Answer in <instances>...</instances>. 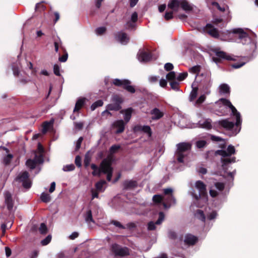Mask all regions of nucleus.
Returning a JSON list of instances; mask_svg holds the SVG:
<instances>
[{
    "mask_svg": "<svg viewBox=\"0 0 258 258\" xmlns=\"http://www.w3.org/2000/svg\"><path fill=\"white\" fill-rule=\"evenodd\" d=\"M191 146V144L188 142H181L176 145L177 150L175 152V156L179 163L184 162L183 159L190 151Z\"/></svg>",
    "mask_w": 258,
    "mask_h": 258,
    "instance_id": "f257e3e1",
    "label": "nucleus"
},
{
    "mask_svg": "<svg viewBox=\"0 0 258 258\" xmlns=\"http://www.w3.org/2000/svg\"><path fill=\"white\" fill-rule=\"evenodd\" d=\"M163 193L165 197H163L164 201L162 205L165 209H168L171 205L176 204V199L173 195V189L171 188L163 189Z\"/></svg>",
    "mask_w": 258,
    "mask_h": 258,
    "instance_id": "f03ea898",
    "label": "nucleus"
},
{
    "mask_svg": "<svg viewBox=\"0 0 258 258\" xmlns=\"http://www.w3.org/2000/svg\"><path fill=\"white\" fill-rule=\"evenodd\" d=\"M110 250L115 256L123 257L130 254V249L126 246L114 243L111 246Z\"/></svg>",
    "mask_w": 258,
    "mask_h": 258,
    "instance_id": "7ed1b4c3",
    "label": "nucleus"
},
{
    "mask_svg": "<svg viewBox=\"0 0 258 258\" xmlns=\"http://www.w3.org/2000/svg\"><path fill=\"white\" fill-rule=\"evenodd\" d=\"M112 84L115 86L123 88L130 93H134L136 92L134 87L131 85V82L128 80L115 79L112 80Z\"/></svg>",
    "mask_w": 258,
    "mask_h": 258,
    "instance_id": "20e7f679",
    "label": "nucleus"
},
{
    "mask_svg": "<svg viewBox=\"0 0 258 258\" xmlns=\"http://www.w3.org/2000/svg\"><path fill=\"white\" fill-rule=\"evenodd\" d=\"M195 187L199 191V194H192L194 198L196 200H199L201 198L207 197L206 185L203 181L201 180L197 181L195 183Z\"/></svg>",
    "mask_w": 258,
    "mask_h": 258,
    "instance_id": "39448f33",
    "label": "nucleus"
},
{
    "mask_svg": "<svg viewBox=\"0 0 258 258\" xmlns=\"http://www.w3.org/2000/svg\"><path fill=\"white\" fill-rule=\"evenodd\" d=\"M229 108L231 110L232 114L233 116H235L236 118L235 125L236 128H238V130L237 131H235V134H237L240 132L241 129V125L242 122L241 115L240 113L237 110L236 108L232 104H231Z\"/></svg>",
    "mask_w": 258,
    "mask_h": 258,
    "instance_id": "423d86ee",
    "label": "nucleus"
},
{
    "mask_svg": "<svg viewBox=\"0 0 258 258\" xmlns=\"http://www.w3.org/2000/svg\"><path fill=\"white\" fill-rule=\"evenodd\" d=\"M114 36L116 41L123 45L127 44L130 41L129 36L125 32H116L114 34Z\"/></svg>",
    "mask_w": 258,
    "mask_h": 258,
    "instance_id": "0eeeda50",
    "label": "nucleus"
},
{
    "mask_svg": "<svg viewBox=\"0 0 258 258\" xmlns=\"http://www.w3.org/2000/svg\"><path fill=\"white\" fill-rule=\"evenodd\" d=\"M5 203L10 213L13 210L14 201L13 199L12 195L9 191L5 192Z\"/></svg>",
    "mask_w": 258,
    "mask_h": 258,
    "instance_id": "6e6552de",
    "label": "nucleus"
},
{
    "mask_svg": "<svg viewBox=\"0 0 258 258\" xmlns=\"http://www.w3.org/2000/svg\"><path fill=\"white\" fill-rule=\"evenodd\" d=\"M215 124L219 125L227 131L232 130L234 128V126H236L235 123L233 122L229 121L228 119L219 120L215 122Z\"/></svg>",
    "mask_w": 258,
    "mask_h": 258,
    "instance_id": "1a4fd4ad",
    "label": "nucleus"
},
{
    "mask_svg": "<svg viewBox=\"0 0 258 258\" xmlns=\"http://www.w3.org/2000/svg\"><path fill=\"white\" fill-rule=\"evenodd\" d=\"M204 31L213 38H218L219 37V32L218 30L215 28L211 24H207L206 26L204 27Z\"/></svg>",
    "mask_w": 258,
    "mask_h": 258,
    "instance_id": "9d476101",
    "label": "nucleus"
},
{
    "mask_svg": "<svg viewBox=\"0 0 258 258\" xmlns=\"http://www.w3.org/2000/svg\"><path fill=\"white\" fill-rule=\"evenodd\" d=\"M164 213L162 212H159L158 220L155 222L153 221L149 222L147 224V229L149 231L155 230L156 228V225H160L164 220Z\"/></svg>",
    "mask_w": 258,
    "mask_h": 258,
    "instance_id": "9b49d317",
    "label": "nucleus"
},
{
    "mask_svg": "<svg viewBox=\"0 0 258 258\" xmlns=\"http://www.w3.org/2000/svg\"><path fill=\"white\" fill-rule=\"evenodd\" d=\"M138 56L139 60L144 62L150 61L152 58V53L149 50H140Z\"/></svg>",
    "mask_w": 258,
    "mask_h": 258,
    "instance_id": "f8f14e48",
    "label": "nucleus"
},
{
    "mask_svg": "<svg viewBox=\"0 0 258 258\" xmlns=\"http://www.w3.org/2000/svg\"><path fill=\"white\" fill-rule=\"evenodd\" d=\"M216 55L217 57H214V60L216 62H220L221 59L227 60H234V59L227 53L222 51H216L215 52Z\"/></svg>",
    "mask_w": 258,
    "mask_h": 258,
    "instance_id": "ddd939ff",
    "label": "nucleus"
},
{
    "mask_svg": "<svg viewBox=\"0 0 258 258\" xmlns=\"http://www.w3.org/2000/svg\"><path fill=\"white\" fill-rule=\"evenodd\" d=\"M111 171H113V168L111 167V161L106 159H104L100 165V171L106 173Z\"/></svg>",
    "mask_w": 258,
    "mask_h": 258,
    "instance_id": "4468645a",
    "label": "nucleus"
},
{
    "mask_svg": "<svg viewBox=\"0 0 258 258\" xmlns=\"http://www.w3.org/2000/svg\"><path fill=\"white\" fill-rule=\"evenodd\" d=\"M123 189L125 190H132L138 186V182L134 180H125L122 183Z\"/></svg>",
    "mask_w": 258,
    "mask_h": 258,
    "instance_id": "2eb2a0df",
    "label": "nucleus"
},
{
    "mask_svg": "<svg viewBox=\"0 0 258 258\" xmlns=\"http://www.w3.org/2000/svg\"><path fill=\"white\" fill-rule=\"evenodd\" d=\"M198 237L191 234L188 233L185 235L184 242L186 245H194L198 242Z\"/></svg>",
    "mask_w": 258,
    "mask_h": 258,
    "instance_id": "dca6fc26",
    "label": "nucleus"
},
{
    "mask_svg": "<svg viewBox=\"0 0 258 258\" xmlns=\"http://www.w3.org/2000/svg\"><path fill=\"white\" fill-rule=\"evenodd\" d=\"M125 122L123 120H117L115 121L112 124L114 128H117L116 134H120L124 131Z\"/></svg>",
    "mask_w": 258,
    "mask_h": 258,
    "instance_id": "f3484780",
    "label": "nucleus"
},
{
    "mask_svg": "<svg viewBox=\"0 0 258 258\" xmlns=\"http://www.w3.org/2000/svg\"><path fill=\"white\" fill-rule=\"evenodd\" d=\"M133 111V109L131 107L128 108L126 109H122L120 111V113L124 114V122L127 123L132 117V114Z\"/></svg>",
    "mask_w": 258,
    "mask_h": 258,
    "instance_id": "a211bd4d",
    "label": "nucleus"
},
{
    "mask_svg": "<svg viewBox=\"0 0 258 258\" xmlns=\"http://www.w3.org/2000/svg\"><path fill=\"white\" fill-rule=\"evenodd\" d=\"M152 119L153 120H158L164 115V113L161 111L158 108H155L151 111Z\"/></svg>",
    "mask_w": 258,
    "mask_h": 258,
    "instance_id": "6ab92c4d",
    "label": "nucleus"
},
{
    "mask_svg": "<svg viewBox=\"0 0 258 258\" xmlns=\"http://www.w3.org/2000/svg\"><path fill=\"white\" fill-rule=\"evenodd\" d=\"M181 1L178 0H170L168 4V8L173 10V11L177 12L180 5Z\"/></svg>",
    "mask_w": 258,
    "mask_h": 258,
    "instance_id": "aec40b11",
    "label": "nucleus"
},
{
    "mask_svg": "<svg viewBox=\"0 0 258 258\" xmlns=\"http://www.w3.org/2000/svg\"><path fill=\"white\" fill-rule=\"evenodd\" d=\"M86 101L85 98H80L76 101L73 112H76L79 111L85 105Z\"/></svg>",
    "mask_w": 258,
    "mask_h": 258,
    "instance_id": "412c9836",
    "label": "nucleus"
},
{
    "mask_svg": "<svg viewBox=\"0 0 258 258\" xmlns=\"http://www.w3.org/2000/svg\"><path fill=\"white\" fill-rule=\"evenodd\" d=\"M221 161L222 162V169L226 171L228 169L227 165L230 163L235 162V157H233L232 158H221Z\"/></svg>",
    "mask_w": 258,
    "mask_h": 258,
    "instance_id": "4be33fe9",
    "label": "nucleus"
},
{
    "mask_svg": "<svg viewBox=\"0 0 258 258\" xmlns=\"http://www.w3.org/2000/svg\"><path fill=\"white\" fill-rule=\"evenodd\" d=\"M233 33L238 35V38L240 39H245L248 37V34L242 29H235L233 30Z\"/></svg>",
    "mask_w": 258,
    "mask_h": 258,
    "instance_id": "5701e85b",
    "label": "nucleus"
},
{
    "mask_svg": "<svg viewBox=\"0 0 258 258\" xmlns=\"http://www.w3.org/2000/svg\"><path fill=\"white\" fill-rule=\"evenodd\" d=\"M29 177V173L27 171H25L20 174L19 176L17 177L16 180L22 182L23 181H24L28 179Z\"/></svg>",
    "mask_w": 258,
    "mask_h": 258,
    "instance_id": "b1692460",
    "label": "nucleus"
},
{
    "mask_svg": "<svg viewBox=\"0 0 258 258\" xmlns=\"http://www.w3.org/2000/svg\"><path fill=\"white\" fill-rule=\"evenodd\" d=\"M180 6L185 11H191L193 9L186 0H181Z\"/></svg>",
    "mask_w": 258,
    "mask_h": 258,
    "instance_id": "393cba45",
    "label": "nucleus"
},
{
    "mask_svg": "<svg viewBox=\"0 0 258 258\" xmlns=\"http://www.w3.org/2000/svg\"><path fill=\"white\" fill-rule=\"evenodd\" d=\"M121 106L116 103H111L107 105L106 108L111 111H118L121 109Z\"/></svg>",
    "mask_w": 258,
    "mask_h": 258,
    "instance_id": "a878e982",
    "label": "nucleus"
},
{
    "mask_svg": "<svg viewBox=\"0 0 258 258\" xmlns=\"http://www.w3.org/2000/svg\"><path fill=\"white\" fill-rule=\"evenodd\" d=\"M195 215L198 219L201 220L202 222H205L206 216L202 210L200 209L197 210L196 211Z\"/></svg>",
    "mask_w": 258,
    "mask_h": 258,
    "instance_id": "bb28decb",
    "label": "nucleus"
},
{
    "mask_svg": "<svg viewBox=\"0 0 258 258\" xmlns=\"http://www.w3.org/2000/svg\"><path fill=\"white\" fill-rule=\"evenodd\" d=\"M111 100L114 103L119 104V105H121L123 102V99L118 95H113L112 97Z\"/></svg>",
    "mask_w": 258,
    "mask_h": 258,
    "instance_id": "cd10ccee",
    "label": "nucleus"
},
{
    "mask_svg": "<svg viewBox=\"0 0 258 258\" xmlns=\"http://www.w3.org/2000/svg\"><path fill=\"white\" fill-rule=\"evenodd\" d=\"M26 165L32 170L35 169L36 167L37 163L35 160L29 159L26 162Z\"/></svg>",
    "mask_w": 258,
    "mask_h": 258,
    "instance_id": "c85d7f7f",
    "label": "nucleus"
},
{
    "mask_svg": "<svg viewBox=\"0 0 258 258\" xmlns=\"http://www.w3.org/2000/svg\"><path fill=\"white\" fill-rule=\"evenodd\" d=\"M220 92L224 94H229L230 93V87L226 84H222L220 87Z\"/></svg>",
    "mask_w": 258,
    "mask_h": 258,
    "instance_id": "c756f323",
    "label": "nucleus"
},
{
    "mask_svg": "<svg viewBox=\"0 0 258 258\" xmlns=\"http://www.w3.org/2000/svg\"><path fill=\"white\" fill-rule=\"evenodd\" d=\"M13 158V155L11 154H8L7 156H5L3 158V163L5 165H9Z\"/></svg>",
    "mask_w": 258,
    "mask_h": 258,
    "instance_id": "7c9ffc66",
    "label": "nucleus"
},
{
    "mask_svg": "<svg viewBox=\"0 0 258 258\" xmlns=\"http://www.w3.org/2000/svg\"><path fill=\"white\" fill-rule=\"evenodd\" d=\"M40 199L43 202L47 203L51 201V197L49 194L43 192L41 195Z\"/></svg>",
    "mask_w": 258,
    "mask_h": 258,
    "instance_id": "2f4dec72",
    "label": "nucleus"
},
{
    "mask_svg": "<svg viewBox=\"0 0 258 258\" xmlns=\"http://www.w3.org/2000/svg\"><path fill=\"white\" fill-rule=\"evenodd\" d=\"M163 201H164L163 197L160 195H155L153 197V201L155 204H161Z\"/></svg>",
    "mask_w": 258,
    "mask_h": 258,
    "instance_id": "473e14b6",
    "label": "nucleus"
},
{
    "mask_svg": "<svg viewBox=\"0 0 258 258\" xmlns=\"http://www.w3.org/2000/svg\"><path fill=\"white\" fill-rule=\"evenodd\" d=\"M166 79L169 82L176 80L175 73L173 71L170 72L166 75Z\"/></svg>",
    "mask_w": 258,
    "mask_h": 258,
    "instance_id": "72a5a7b5",
    "label": "nucleus"
},
{
    "mask_svg": "<svg viewBox=\"0 0 258 258\" xmlns=\"http://www.w3.org/2000/svg\"><path fill=\"white\" fill-rule=\"evenodd\" d=\"M106 183L104 180H101L95 183L96 190L99 191H102V188L104 184Z\"/></svg>",
    "mask_w": 258,
    "mask_h": 258,
    "instance_id": "f704fd0d",
    "label": "nucleus"
},
{
    "mask_svg": "<svg viewBox=\"0 0 258 258\" xmlns=\"http://www.w3.org/2000/svg\"><path fill=\"white\" fill-rule=\"evenodd\" d=\"M171 88L176 91L179 90V83L177 80L169 82Z\"/></svg>",
    "mask_w": 258,
    "mask_h": 258,
    "instance_id": "c9c22d12",
    "label": "nucleus"
},
{
    "mask_svg": "<svg viewBox=\"0 0 258 258\" xmlns=\"http://www.w3.org/2000/svg\"><path fill=\"white\" fill-rule=\"evenodd\" d=\"M103 105V101L102 100H98L94 102L91 106V110H94L96 108L101 107Z\"/></svg>",
    "mask_w": 258,
    "mask_h": 258,
    "instance_id": "e433bc0d",
    "label": "nucleus"
},
{
    "mask_svg": "<svg viewBox=\"0 0 258 258\" xmlns=\"http://www.w3.org/2000/svg\"><path fill=\"white\" fill-rule=\"evenodd\" d=\"M198 87H194L192 88V91L190 92V100L193 101L194 100L198 95Z\"/></svg>",
    "mask_w": 258,
    "mask_h": 258,
    "instance_id": "4c0bfd02",
    "label": "nucleus"
},
{
    "mask_svg": "<svg viewBox=\"0 0 258 258\" xmlns=\"http://www.w3.org/2000/svg\"><path fill=\"white\" fill-rule=\"evenodd\" d=\"M211 122L212 120L211 119H207L203 122L202 126L204 128L207 130H211L212 127Z\"/></svg>",
    "mask_w": 258,
    "mask_h": 258,
    "instance_id": "58836bf2",
    "label": "nucleus"
},
{
    "mask_svg": "<svg viewBox=\"0 0 258 258\" xmlns=\"http://www.w3.org/2000/svg\"><path fill=\"white\" fill-rule=\"evenodd\" d=\"M85 220L87 222H88V223H89L90 222H94V220L93 219V217H92V211L91 210H89L87 212L86 215L85 216Z\"/></svg>",
    "mask_w": 258,
    "mask_h": 258,
    "instance_id": "ea45409f",
    "label": "nucleus"
},
{
    "mask_svg": "<svg viewBox=\"0 0 258 258\" xmlns=\"http://www.w3.org/2000/svg\"><path fill=\"white\" fill-rule=\"evenodd\" d=\"M138 127L143 132L148 134L150 136H151L152 132L150 127L148 125H144L143 126H138Z\"/></svg>",
    "mask_w": 258,
    "mask_h": 258,
    "instance_id": "a19ab883",
    "label": "nucleus"
},
{
    "mask_svg": "<svg viewBox=\"0 0 258 258\" xmlns=\"http://www.w3.org/2000/svg\"><path fill=\"white\" fill-rule=\"evenodd\" d=\"M46 7L42 4V3H38L36 5L35 10L37 12H41L42 11H44Z\"/></svg>",
    "mask_w": 258,
    "mask_h": 258,
    "instance_id": "79ce46f5",
    "label": "nucleus"
},
{
    "mask_svg": "<svg viewBox=\"0 0 258 258\" xmlns=\"http://www.w3.org/2000/svg\"><path fill=\"white\" fill-rule=\"evenodd\" d=\"M39 231L41 234H45L47 232V228L46 225L42 223L40 224Z\"/></svg>",
    "mask_w": 258,
    "mask_h": 258,
    "instance_id": "37998d69",
    "label": "nucleus"
},
{
    "mask_svg": "<svg viewBox=\"0 0 258 258\" xmlns=\"http://www.w3.org/2000/svg\"><path fill=\"white\" fill-rule=\"evenodd\" d=\"M226 151L228 156L229 157L235 153V149L234 146L230 145L228 146Z\"/></svg>",
    "mask_w": 258,
    "mask_h": 258,
    "instance_id": "c03bdc74",
    "label": "nucleus"
},
{
    "mask_svg": "<svg viewBox=\"0 0 258 258\" xmlns=\"http://www.w3.org/2000/svg\"><path fill=\"white\" fill-rule=\"evenodd\" d=\"M34 160H35L36 161L37 164H42L43 163L44 160H43V157L42 154H40L39 155L36 154L35 155V157Z\"/></svg>",
    "mask_w": 258,
    "mask_h": 258,
    "instance_id": "a18cd8bd",
    "label": "nucleus"
},
{
    "mask_svg": "<svg viewBox=\"0 0 258 258\" xmlns=\"http://www.w3.org/2000/svg\"><path fill=\"white\" fill-rule=\"evenodd\" d=\"M120 149V146L117 145H112L109 149L110 154H113L115 153L119 149Z\"/></svg>",
    "mask_w": 258,
    "mask_h": 258,
    "instance_id": "49530a36",
    "label": "nucleus"
},
{
    "mask_svg": "<svg viewBox=\"0 0 258 258\" xmlns=\"http://www.w3.org/2000/svg\"><path fill=\"white\" fill-rule=\"evenodd\" d=\"M207 145V142L205 140H200L196 142V146L198 148H204Z\"/></svg>",
    "mask_w": 258,
    "mask_h": 258,
    "instance_id": "de8ad7c7",
    "label": "nucleus"
},
{
    "mask_svg": "<svg viewBox=\"0 0 258 258\" xmlns=\"http://www.w3.org/2000/svg\"><path fill=\"white\" fill-rule=\"evenodd\" d=\"M63 54L61 56L59 57L58 60L60 62H66L68 57V54L65 49H63Z\"/></svg>",
    "mask_w": 258,
    "mask_h": 258,
    "instance_id": "09e8293b",
    "label": "nucleus"
},
{
    "mask_svg": "<svg viewBox=\"0 0 258 258\" xmlns=\"http://www.w3.org/2000/svg\"><path fill=\"white\" fill-rule=\"evenodd\" d=\"M106 31V28L105 27H98L95 30L96 34L99 35L103 34Z\"/></svg>",
    "mask_w": 258,
    "mask_h": 258,
    "instance_id": "8fccbe9b",
    "label": "nucleus"
},
{
    "mask_svg": "<svg viewBox=\"0 0 258 258\" xmlns=\"http://www.w3.org/2000/svg\"><path fill=\"white\" fill-rule=\"evenodd\" d=\"M219 101L221 102L223 105L228 106V107H229V106L232 104L231 102L226 98H220L219 100Z\"/></svg>",
    "mask_w": 258,
    "mask_h": 258,
    "instance_id": "3c124183",
    "label": "nucleus"
},
{
    "mask_svg": "<svg viewBox=\"0 0 258 258\" xmlns=\"http://www.w3.org/2000/svg\"><path fill=\"white\" fill-rule=\"evenodd\" d=\"M187 75L188 74L187 72L180 73L177 78V80L178 81H182L187 77Z\"/></svg>",
    "mask_w": 258,
    "mask_h": 258,
    "instance_id": "603ef678",
    "label": "nucleus"
},
{
    "mask_svg": "<svg viewBox=\"0 0 258 258\" xmlns=\"http://www.w3.org/2000/svg\"><path fill=\"white\" fill-rule=\"evenodd\" d=\"M51 240V236L50 235H48L41 241V243L42 245H46L50 242Z\"/></svg>",
    "mask_w": 258,
    "mask_h": 258,
    "instance_id": "864d4df0",
    "label": "nucleus"
},
{
    "mask_svg": "<svg viewBox=\"0 0 258 258\" xmlns=\"http://www.w3.org/2000/svg\"><path fill=\"white\" fill-rule=\"evenodd\" d=\"M136 27V23L132 21H128L126 23V28L128 30H132L135 29Z\"/></svg>",
    "mask_w": 258,
    "mask_h": 258,
    "instance_id": "5fc2aeb1",
    "label": "nucleus"
},
{
    "mask_svg": "<svg viewBox=\"0 0 258 258\" xmlns=\"http://www.w3.org/2000/svg\"><path fill=\"white\" fill-rule=\"evenodd\" d=\"M173 11L166 12L164 15V18L166 20L168 21L173 18Z\"/></svg>",
    "mask_w": 258,
    "mask_h": 258,
    "instance_id": "6e6d98bb",
    "label": "nucleus"
},
{
    "mask_svg": "<svg viewBox=\"0 0 258 258\" xmlns=\"http://www.w3.org/2000/svg\"><path fill=\"white\" fill-rule=\"evenodd\" d=\"M23 186L27 189H29L31 186V182L29 178L27 180L22 182Z\"/></svg>",
    "mask_w": 258,
    "mask_h": 258,
    "instance_id": "4d7b16f0",
    "label": "nucleus"
},
{
    "mask_svg": "<svg viewBox=\"0 0 258 258\" xmlns=\"http://www.w3.org/2000/svg\"><path fill=\"white\" fill-rule=\"evenodd\" d=\"M200 71V66H196L189 69V72L194 74H197Z\"/></svg>",
    "mask_w": 258,
    "mask_h": 258,
    "instance_id": "13d9d810",
    "label": "nucleus"
},
{
    "mask_svg": "<svg viewBox=\"0 0 258 258\" xmlns=\"http://www.w3.org/2000/svg\"><path fill=\"white\" fill-rule=\"evenodd\" d=\"M110 223L113 224L116 227H117L120 229H125V227L124 226H123L119 222H118L117 221L112 220L110 222Z\"/></svg>",
    "mask_w": 258,
    "mask_h": 258,
    "instance_id": "bf43d9fd",
    "label": "nucleus"
},
{
    "mask_svg": "<svg viewBox=\"0 0 258 258\" xmlns=\"http://www.w3.org/2000/svg\"><path fill=\"white\" fill-rule=\"evenodd\" d=\"M215 187L220 191L224 190L225 186L223 183L217 182L215 183Z\"/></svg>",
    "mask_w": 258,
    "mask_h": 258,
    "instance_id": "052dcab7",
    "label": "nucleus"
},
{
    "mask_svg": "<svg viewBox=\"0 0 258 258\" xmlns=\"http://www.w3.org/2000/svg\"><path fill=\"white\" fill-rule=\"evenodd\" d=\"M75 166L73 164L67 165L63 167V170L64 171H71L75 169Z\"/></svg>",
    "mask_w": 258,
    "mask_h": 258,
    "instance_id": "680f3d73",
    "label": "nucleus"
},
{
    "mask_svg": "<svg viewBox=\"0 0 258 258\" xmlns=\"http://www.w3.org/2000/svg\"><path fill=\"white\" fill-rule=\"evenodd\" d=\"M59 69H60V68H59V66L57 64H55L53 66V72H54V74L57 76H60V72H59Z\"/></svg>",
    "mask_w": 258,
    "mask_h": 258,
    "instance_id": "e2e57ef3",
    "label": "nucleus"
},
{
    "mask_svg": "<svg viewBox=\"0 0 258 258\" xmlns=\"http://www.w3.org/2000/svg\"><path fill=\"white\" fill-rule=\"evenodd\" d=\"M75 163L77 166L81 167L82 166V160L80 156L78 155L75 158Z\"/></svg>",
    "mask_w": 258,
    "mask_h": 258,
    "instance_id": "0e129e2a",
    "label": "nucleus"
},
{
    "mask_svg": "<svg viewBox=\"0 0 258 258\" xmlns=\"http://www.w3.org/2000/svg\"><path fill=\"white\" fill-rule=\"evenodd\" d=\"M49 126H50V123L48 122H47V121L44 122L43 124L42 133L43 134L46 133L47 132Z\"/></svg>",
    "mask_w": 258,
    "mask_h": 258,
    "instance_id": "69168bd1",
    "label": "nucleus"
},
{
    "mask_svg": "<svg viewBox=\"0 0 258 258\" xmlns=\"http://www.w3.org/2000/svg\"><path fill=\"white\" fill-rule=\"evenodd\" d=\"M90 162H91V158L89 156L86 155L84 160V166L86 168L89 165Z\"/></svg>",
    "mask_w": 258,
    "mask_h": 258,
    "instance_id": "338daca9",
    "label": "nucleus"
},
{
    "mask_svg": "<svg viewBox=\"0 0 258 258\" xmlns=\"http://www.w3.org/2000/svg\"><path fill=\"white\" fill-rule=\"evenodd\" d=\"M216 154H218L219 155H221V156H222L223 157H228V155L227 154V151H225V150H217L216 152Z\"/></svg>",
    "mask_w": 258,
    "mask_h": 258,
    "instance_id": "774afa93",
    "label": "nucleus"
}]
</instances>
